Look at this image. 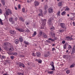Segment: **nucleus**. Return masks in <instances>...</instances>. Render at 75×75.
I'll return each mask as SVG.
<instances>
[{"instance_id":"25","label":"nucleus","mask_w":75,"mask_h":75,"mask_svg":"<svg viewBox=\"0 0 75 75\" xmlns=\"http://www.w3.org/2000/svg\"><path fill=\"white\" fill-rule=\"evenodd\" d=\"M38 63H39V64H41V63L42 62V61L40 59H38Z\"/></svg>"},{"instance_id":"14","label":"nucleus","mask_w":75,"mask_h":75,"mask_svg":"<svg viewBox=\"0 0 75 75\" xmlns=\"http://www.w3.org/2000/svg\"><path fill=\"white\" fill-rule=\"evenodd\" d=\"M1 2L3 4V5L4 6V5H5V3H6V2H5V1H4L1 0Z\"/></svg>"},{"instance_id":"1","label":"nucleus","mask_w":75,"mask_h":75,"mask_svg":"<svg viewBox=\"0 0 75 75\" xmlns=\"http://www.w3.org/2000/svg\"><path fill=\"white\" fill-rule=\"evenodd\" d=\"M6 14L7 16L9 15V14H11V12L10 9H7L6 11Z\"/></svg>"},{"instance_id":"58","label":"nucleus","mask_w":75,"mask_h":75,"mask_svg":"<svg viewBox=\"0 0 75 75\" xmlns=\"http://www.w3.org/2000/svg\"><path fill=\"white\" fill-rule=\"evenodd\" d=\"M20 7H21L20 5H19L18 6V8H20Z\"/></svg>"},{"instance_id":"55","label":"nucleus","mask_w":75,"mask_h":75,"mask_svg":"<svg viewBox=\"0 0 75 75\" xmlns=\"http://www.w3.org/2000/svg\"><path fill=\"white\" fill-rule=\"evenodd\" d=\"M69 48L70 49L72 48V47H71V46L69 45Z\"/></svg>"},{"instance_id":"60","label":"nucleus","mask_w":75,"mask_h":75,"mask_svg":"<svg viewBox=\"0 0 75 75\" xmlns=\"http://www.w3.org/2000/svg\"><path fill=\"white\" fill-rule=\"evenodd\" d=\"M52 39H51V38H48V40H51H51Z\"/></svg>"},{"instance_id":"28","label":"nucleus","mask_w":75,"mask_h":75,"mask_svg":"<svg viewBox=\"0 0 75 75\" xmlns=\"http://www.w3.org/2000/svg\"><path fill=\"white\" fill-rule=\"evenodd\" d=\"M0 24L1 25H3V22H2V20H1V18H0Z\"/></svg>"},{"instance_id":"49","label":"nucleus","mask_w":75,"mask_h":75,"mask_svg":"<svg viewBox=\"0 0 75 75\" xmlns=\"http://www.w3.org/2000/svg\"><path fill=\"white\" fill-rule=\"evenodd\" d=\"M70 14L73 16H75V13H71Z\"/></svg>"},{"instance_id":"50","label":"nucleus","mask_w":75,"mask_h":75,"mask_svg":"<svg viewBox=\"0 0 75 75\" xmlns=\"http://www.w3.org/2000/svg\"><path fill=\"white\" fill-rule=\"evenodd\" d=\"M39 11L40 13H42V10H41V9H39Z\"/></svg>"},{"instance_id":"57","label":"nucleus","mask_w":75,"mask_h":75,"mask_svg":"<svg viewBox=\"0 0 75 75\" xmlns=\"http://www.w3.org/2000/svg\"><path fill=\"white\" fill-rule=\"evenodd\" d=\"M55 50V48H54L52 49V51H54Z\"/></svg>"},{"instance_id":"7","label":"nucleus","mask_w":75,"mask_h":75,"mask_svg":"<svg viewBox=\"0 0 75 75\" xmlns=\"http://www.w3.org/2000/svg\"><path fill=\"white\" fill-rule=\"evenodd\" d=\"M13 50H14V48H13V47H9V51L11 52V51H13Z\"/></svg>"},{"instance_id":"24","label":"nucleus","mask_w":75,"mask_h":75,"mask_svg":"<svg viewBox=\"0 0 75 75\" xmlns=\"http://www.w3.org/2000/svg\"><path fill=\"white\" fill-rule=\"evenodd\" d=\"M43 36L44 38H47V35H46L45 33L43 34Z\"/></svg>"},{"instance_id":"44","label":"nucleus","mask_w":75,"mask_h":75,"mask_svg":"<svg viewBox=\"0 0 75 75\" xmlns=\"http://www.w3.org/2000/svg\"><path fill=\"white\" fill-rule=\"evenodd\" d=\"M70 19L71 20H75V17H73V18H70Z\"/></svg>"},{"instance_id":"2","label":"nucleus","mask_w":75,"mask_h":75,"mask_svg":"<svg viewBox=\"0 0 75 75\" xmlns=\"http://www.w3.org/2000/svg\"><path fill=\"white\" fill-rule=\"evenodd\" d=\"M34 4L35 6L37 7V6H38L40 4V2L36 1L34 2Z\"/></svg>"},{"instance_id":"23","label":"nucleus","mask_w":75,"mask_h":75,"mask_svg":"<svg viewBox=\"0 0 75 75\" xmlns=\"http://www.w3.org/2000/svg\"><path fill=\"white\" fill-rule=\"evenodd\" d=\"M19 20L22 21H24V19H23V18H22V17L20 18H19Z\"/></svg>"},{"instance_id":"46","label":"nucleus","mask_w":75,"mask_h":75,"mask_svg":"<svg viewBox=\"0 0 75 75\" xmlns=\"http://www.w3.org/2000/svg\"><path fill=\"white\" fill-rule=\"evenodd\" d=\"M10 58L12 59H13L14 58V57L13 56H11L10 57Z\"/></svg>"},{"instance_id":"9","label":"nucleus","mask_w":75,"mask_h":75,"mask_svg":"<svg viewBox=\"0 0 75 75\" xmlns=\"http://www.w3.org/2000/svg\"><path fill=\"white\" fill-rule=\"evenodd\" d=\"M36 54V55L38 56V57H41V54H40V52H37Z\"/></svg>"},{"instance_id":"38","label":"nucleus","mask_w":75,"mask_h":75,"mask_svg":"<svg viewBox=\"0 0 75 75\" xmlns=\"http://www.w3.org/2000/svg\"><path fill=\"white\" fill-rule=\"evenodd\" d=\"M61 4H62V3L60 2L58 4V6H61Z\"/></svg>"},{"instance_id":"52","label":"nucleus","mask_w":75,"mask_h":75,"mask_svg":"<svg viewBox=\"0 0 75 75\" xmlns=\"http://www.w3.org/2000/svg\"><path fill=\"white\" fill-rule=\"evenodd\" d=\"M69 62H72V59H69Z\"/></svg>"},{"instance_id":"45","label":"nucleus","mask_w":75,"mask_h":75,"mask_svg":"<svg viewBox=\"0 0 75 75\" xmlns=\"http://www.w3.org/2000/svg\"><path fill=\"white\" fill-rule=\"evenodd\" d=\"M22 11H23V12H25V8H22Z\"/></svg>"},{"instance_id":"11","label":"nucleus","mask_w":75,"mask_h":75,"mask_svg":"<svg viewBox=\"0 0 75 75\" xmlns=\"http://www.w3.org/2000/svg\"><path fill=\"white\" fill-rule=\"evenodd\" d=\"M60 25L63 28H64L65 27V24L61 23Z\"/></svg>"},{"instance_id":"47","label":"nucleus","mask_w":75,"mask_h":75,"mask_svg":"<svg viewBox=\"0 0 75 75\" xmlns=\"http://www.w3.org/2000/svg\"><path fill=\"white\" fill-rule=\"evenodd\" d=\"M54 40H58V38H57V37H56L55 36V37H54Z\"/></svg>"},{"instance_id":"64","label":"nucleus","mask_w":75,"mask_h":75,"mask_svg":"<svg viewBox=\"0 0 75 75\" xmlns=\"http://www.w3.org/2000/svg\"><path fill=\"white\" fill-rule=\"evenodd\" d=\"M15 20L16 21L17 20V18H15Z\"/></svg>"},{"instance_id":"39","label":"nucleus","mask_w":75,"mask_h":75,"mask_svg":"<svg viewBox=\"0 0 75 75\" xmlns=\"http://www.w3.org/2000/svg\"><path fill=\"white\" fill-rule=\"evenodd\" d=\"M75 52V49H74L73 48L72 51V53H74Z\"/></svg>"},{"instance_id":"5","label":"nucleus","mask_w":75,"mask_h":75,"mask_svg":"<svg viewBox=\"0 0 75 75\" xmlns=\"http://www.w3.org/2000/svg\"><path fill=\"white\" fill-rule=\"evenodd\" d=\"M42 23L43 25H45V22H46V20L45 19H41Z\"/></svg>"},{"instance_id":"36","label":"nucleus","mask_w":75,"mask_h":75,"mask_svg":"<svg viewBox=\"0 0 75 75\" xmlns=\"http://www.w3.org/2000/svg\"><path fill=\"white\" fill-rule=\"evenodd\" d=\"M69 36H68L66 37V38H65V40H69Z\"/></svg>"},{"instance_id":"12","label":"nucleus","mask_w":75,"mask_h":75,"mask_svg":"<svg viewBox=\"0 0 75 75\" xmlns=\"http://www.w3.org/2000/svg\"><path fill=\"white\" fill-rule=\"evenodd\" d=\"M51 35L52 37H53L54 38L55 37V34L51 33Z\"/></svg>"},{"instance_id":"61","label":"nucleus","mask_w":75,"mask_h":75,"mask_svg":"<svg viewBox=\"0 0 75 75\" xmlns=\"http://www.w3.org/2000/svg\"><path fill=\"white\" fill-rule=\"evenodd\" d=\"M8 75V74L7 73H6L3 74V75Z\"/></svg>"},{"instance_id":"56","label":"nucleus","mask_w":75,"mask_h":75,"mask_svg":"<svg viewBox=\"0 0 75 75\" xmlns=\"http://www.w3.org/2000/svg\"><path fill=\"white\" fill-rule=\"evenodd\" d=\"M51 41H52V42H54L55 41L54 40L52 39L51 40Z\"/></svg>"},{"instance_id":"37","label":"nucleus","mask_w":75,"mask_h":75,"mask_svg":"<svg viewBox=\"0 0 75 75\" xmlns=\"http://www.w3.org/2000/svg\"><path fill=\"white\" fill-rule=\"evenodd\" d=\"M24 43L25 45H28V44H29V43L25 41Z\"/></svg>"},{"instance_id":"20","label":"nucleus","mask_w":75,"mask_h":75,"mask_svg":"<svg viewBox=\"0 0 75 75\" xmlns=\"http://www.w3.org/2000/svg\"><path fill=\"white\" fill-rule=\"evenodd\" d=\"M66 13V12H65V11H64L62 13L61 15L62 16H64V15Z\"/></svg>"},{"instance_id":"16","label":"nucleus","mask_w":75,"mask_h":75,"mask_svg":"<svg viewBox=\"0 0 75 75\" xmlns=\"http://www.w3.org/2000/svg\"><path fill=\"white\" fill-rule=\"evenodd\" d=\"M18 74L19 75H24L23 73H21L20 72H18Z\"/></svg>"},{"instance_id":"27","label":"nucleus","mask_w":75,"mask_h":75,"mask_svg":"<svg viewBox=\"0 0 75 75\" xmlns=\"http://www.w3.org/2000/svg\"><path fill=\"white\" fill-rule=\"evenodd\" d=\"M69 40H70V41H71V40H74V39L72 38V36H71V37L69 36Z\"/></svg>"},{"instance_id":"10","label":"nucleus","mask_w":75,"mask_h":75,"mask_svg":"<svg viewBox=\"0 0 75 75\" xmlns=\"http://www.w3.org/2000/svg\"><path fill=\"white\" fill-rule=\"evenodd\" d=\"M10 32V33H11L12 34H16V31H15V30H11Z\"/></svg>"},{"instance_id":"33","label":"nucleus","mask_w":75,"mask_h":75,"mask_svg":"<svg viewBox=\"0 0 75 75\" xmlns=\"http://www.w3.org/2000/svg\"><path fill=\"white\" fill-rule=\"evenodd\" d=\"M38 16L40 17V16H42V13H40L38 15Z\"/></svg>"},{"instance_id":"48","label":"nucleus","mask_w":75,"mask_h":75,"mask_svg":"<svg viewBox=\"0 0 75 75\" xmlns=\"http://www.w3.org/2000/svg\"><path fill=\"white\" fill-rule=\"evenodd\" d=\"M25 24L26 25H29V24H30V23H28V22H25Z\"/></svg>"},{"instance_id":"22","label":"nucleus","mask_w":75,"mask_h":75,"mask_svg":"<svg viewBox=\"0 0 75 75\" xmlns=\"http://www.w3.org/2000/svg\"><path fill=\"white\" fill-rule=\"evenodd\" d=\"M47 72L49 74H53V73H54V72L52 71H48Z\"/></svg>"},{"instance_id":"42","label":"nucleus","mask_w":75,"mask_h":75,"mask_svg":"<svg viewBox=\"0 0 75 75\" xmlns=\"http://www.w3.org/2000/svg\"><path fill=\"white\" fill-rule=\"evenodd\" d=\"M5 58H6V57L4 56H2L1 57V59H5Z\"/></svg>"},{"instance_id":"8","label":"nucleus","mask_w":75,"mask_h":75,"mask_svg":"<svg viewBox=\"0 0 75 75\" xmlns=\"http://www.w3.org/2000/svg\"><path fill=\"white\" fill-rule=\"evenodd\" d=\"M17 30H18L19 31H20V32H24V30L23 29H21V28H18L17 29Z\"/></svg>"},{"instance_id":"18","label":"nucleus","mask_w":75,"mask_h":75,"mask_svg":"<svg viewBox=\"0 0 75 75\" xmlns=\"http://www.w3.org/2000/svg\"><path fill=\"white\" fill-rule=\"evenodd\" d=\"M23 38H19V41H20V42H23Z\"/></svg>"},{"instance_id":"3","label":"nucleus","mask_w":75,"mask_h":75,"mask_svg":"<svg viewBox=\"0 0 75 75\" xmlns=\"http://www.w3.org/2000/svg\"><path fill=\"white\" fill-rule=\"evenodd\" d=\"M50 65H52V68L51 69V70L52 71L55 70V68L54 67V62H50Z\"/></svg>"},{"instance_id":"53","label":"nucleus","mask_w":75,"mask_h":75,"mask_svg":"<svg viewBox=\"0 0 75 75\" xmlns=\"http://www.w3.org/2000/svg\"><path fill=\"white\" fill-rule=\"evenodd\" d=\"M62 44H65V41H63L62 42Z\"/></svg>"},{"instance_id":"6","label":"nucleus","mask_w":75,"mask_h":75,"mask_svg":"<svg viewBox=\"0 0 75 75\" xmlns=\"http://www.w3.org/2000/svg\"><path fill=\"white\" fill-rule=\"evenodd\" d=\"M19 67H23L24 68V64H23L22 63H19Z\"/></svg>"},{"instance_id":"4","label":"nucleus","mask_w":75,"mask_h":75,"mask_svg":"<svg viewBox=\"0 0 75 75\" xmlns=\"http://www.w3.org/2000/svg\"><path fill=\"white\" fill-rule=\"evenodd\" d=\"M48 12L49 13H52L53 12V9L51 8H50L48 9Z\"/></svg>"},{"instance_id":"54","label":"nucleus","mask_w":75,"mask_h":75,"mask_svg":"<svg viewBox=\"0 0 75 75\" xmlns=\"http://www.w3.org/2000/svg\"><path fill=\"white\" fill-rule=\"evenodd\" d=\"M45 57H48V55L47 54H45L44 55Z\"/></svg>"},{"instance_id":"30","label":"nucleus","mask_w":75,"mask_h":75,"mask_svg":"<svg viewBox=\"0 0 75 75\" xmlns=\"http://www.w3.org/2000/svg\"><path fill=\"white\" fill-rule=\"evenodd\" d=\"M70 73V71L69 70H67L66 71V73L68 74Z\"/></svg>"},{"instance_id":"21","label":"nucleus","mask_w":75,"mask_h":75,"mask_svg":"<svg viewBox=\"0 0 75 75\" xmlns=\"http://www.w3.org/2000/svg\"><path fill=\"white\" fill-rule=\"evenodd\" d=\"M37 34V32L36 31L34 32L33 34V37H34Z\"/></svg>"},{"instance_id":"29","label":"nucleus","mask_w":75,"mask_h":75,"mask_svg":"<svg viewBox=\"0 0 75 75\" xmlns=\"http://www.w3.org/2000/svg\"><path fill=\"white\" fill-rule=\"evenodd\" d=\"M47 8H48V6H47V5H45L44 7V8H45V10H46V9Z\"/></svg>"},{"instance_id":"17","label":"nucleus","mask_w":75,"mask_h":75,"mask_svg":"<svg viewBox=\"0 0 75 75\" xmlns=\"http://www.w3.org/2000/svg\"><path fill=\"white\" fill-rule=\"evenodd\" d=\"M13 18H11L9 19V21L10 22L12 23L13 22Z\"/></svg>"},{"instance_id":"34","label":"nucleus","mask_w":75,"mask_h":75,"mask_svg":"<svg viewBox=\"0 0 75 75\" xmlns=\"http://www.w3.org/2000/svg\"><path fill=\"white\" fill-rule=\"evenodd\" d=\"M60 11H58L57 13V16H60Z\"/></svg>"},{"instance_id":"13","label":"nucleus","mask_w":75,"mask_h":75,"mask_svg":"<svg viewBox=\"0 0 75 75\" xmlns=\"http://www.w3.org/2000/svg\"><path fill=\"white\" fill-rule=\"evenodd\" d=\"M64 58H66V59H68V55H64L63 56Z\"/></svg>"},{"instance_id":"19","label":"nucleus","mask_w":75,"mask_h":75,"mask_svg":"<svg viewBox=\"0 0 75 75\" xmlns=\"http://www.w3.org/2000/svg\"><path fill=\"white\" fill-rule=\"evenodd\" d=\"M74 67H75V64H73L70 66V68H74Z\"/></svg>"},{"instance_id":"51","label":"nucleus","mask_w":75,"mask_h":75,"mask_svg":"<svg viewBox=\"0 0 75 75\" xmlns=\"http://www.w3.org/2000/svg\"><path fill=\"white\" fill-rule=\"evenodd\" d=\"M47 11H46L44 12V14H45L47 13Z\"/></svg>"},{"instance_id":"40","label":"nucleus","mask_w":75,"mask_h":75,"mask_svg":"<svg viewBox=\"0 0 75 75\" xmlns=\"http://www.w3.org/2000/svg\"><path fill=\"white\" fill-rule=\"evenodd\" d=\"M32 55L33 56H34V57H35V54L34 52H33L32 53Z\"/></svg>"},{"instance_id":"31","label":"nucleus","mask_w":75,"mask_h":75,"mask_svg":"<svg viewBox=\"0 0 75 75\" xmlns=\"http://www.w3.org/2000/svg\"><path fill=\"white\" fill-rule=\"evenodd\" d=\"M69 8L68 7H67L65 9V11H69Z\"/></svg>"},{"instance_id":"35","label":"nucleus","mask_w":75,"mask_h":75,"mask_svg":"<svg viewBox=\"0 0 75 75\" xmlns=\"http://www.w3.org/2000/svg\"><path fill=\"white\" fill-rule=\"evenodd\" d=\"M34 1V0H31V1H29L28 0L27 1V2L28 3H31V1Z\"/></svg>"},{"instance_id":"32","label":"nucleus","mask_w":75,"mask_h":75,"mask_svg":"<svg viewBox=\"0 0 75 75\" xmlns=\"http://www.w3.org/2000/svg\"><path fill=\"white\" fill-rule=\"evenodd\" d=\"M50 30L51 31H53V30H54V27H52L51 28Z\"/></svg>"},{"instance_id":"15","label":"nucleus","mask_w":75,"mask_h":75,"mask_svg":"<svg viewBox=\"0 0 75 75\" xmlns=\"http://www.w3.org/2000/svg\"><path fill=\"white\" fill-rule=\"evenodd\" d=\"M19 42V40L17 39H16L15 40V42L16 44H18Z\"/></svg>"},{"instance_id":"59","label":"nucleus","mask_w":75,"mask_h":75,"mask_svg":"<svg viewBox=\"0 0 75 75\" xmlns=\"http://www.w3.org/2000/svg\"><path fill=\"white\" fill-rule=\"evenodd\" d=\"M2 11L1 10V9H0V13H2Z\"/></svg>"},{"instance_id":"63","label":"nucleus","mask_w":75,"mask_h":75,"mask_svg":"<svg viewBox=\"0 0 75 75\" xmlns=\"http://www.w3.org/2000/svg\"><path fill=\"white\" fill-rule=\"evenodd\" d=\"M73 48L74 49H75V45L74 46Z\"/></svg>"},{"instance_id":"41","label":"nucleus","mask_w":75,"mask_h":75,"mask_svg":"<svg viewBox=\"0 0 75 75\" xmlns=\"http://www.w3.org/2000/svg\"><path fill=\"white\" fill-rule=\"evenodd\" d=\"M42 32L41 31L39 32V34L40 35V36H41V35H42Z\"/></svg>"},{"instance_id":"26","label":"nucleus","mask_w":75,"mask_h":75,"mask_svg":"<svg viewBox=\"0 0 75 75\" xmlns=\"http://www.w3.org/2000/svg\"><path fill=\"white\" fill-rule=\"evenodd\" d=\"M64 30L63 29L60 30H59V33H62L63 32H64Z\"/></svg>"},{"instance_id":"43","label":"nucleus","mask_w":75,"mask_h":75,"mask_svg":"<svg viewBox=\"0 0 75 75\" xmlns=\"http://www.w3.org/2000/svg\"><path fill=\"white\" fill-rule=\"evenodd\" d=\"M12 54H13V55H17V53L16 52H13L12 53Z\"/></svg>"},{"instance_id":"62","label":"nucleus","mask_w":75,"mask_h":75,"mask_svg":"<svg viewBox=\"0 0 75 75\" xmlns=\"http://www.w3.org/2000/svg\"><path fill=\"white\" fill-rule=\"evenodd\" d=\"M66 46H64V48L66 49Z\"/></svg>"}]
</instances>
